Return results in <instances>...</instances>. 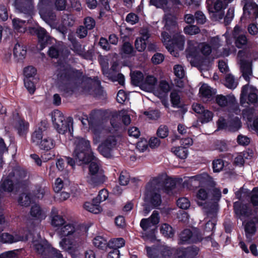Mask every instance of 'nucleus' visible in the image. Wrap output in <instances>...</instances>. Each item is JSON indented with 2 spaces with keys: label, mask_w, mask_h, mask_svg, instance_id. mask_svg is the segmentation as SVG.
Instances as JSON below:
<instances>
[{
  "label": "nucleus",
  "mask_w": 258,
  "mask_h": 258,
  "mask_svg": "<svg viewBox=\"0 0 258 258\" xmlns=\"http://www.w3.org/2000/svg\"><path fill=\"white\" fill-rule=\"evenodd\" d=\"M213 4V8L216 11L224 12V10L227 7L228 3L223 0H211V7Z\"/></svg>",
  "instance_id": "obj_41"
},
{
  "label": "nucleus",
  "mask_w": 258,
  "mask_h": 258,
  "mask_svg": "<svg viewBox=\"0 0 258 258\" xmlns=\"http://www.w3.org/2000/svg\"><path fill=\"white\" fill-rule=\"evenodd\" d=\"M198 48L203 55V60L201 62L202 70L208 71L210 65V44L206 42L201 43L198 45Z\"/></svg>",
  "instance_id": "obj_20"
},
{
  "label": "nucleus",
  "mask_w": 258,
  "mask_h": 258,
  "mask_svg": "<svg viewBox=\"0 0 258 258\" xmlns=\"http://www.w3.org/2000/svg\"><path fill=\"white\" fill-rule=\"evenodd\" d=\"M30 215L33 219L41 221L46 217L45 213L42 211L40 207L37 204L33 205L30 211Z\"/></svg>",
  "instance_id": "obj_30"
},
{
  "label": "nucleus",
  "mask_w": 258,
  "mask_h": 258,
  "mask_svg": "<svg viewBox=\"0 0 258 258\" xmlns=\"http://www.w3.org/2000/svg\"><path fill=\"white\" fill-rule=\"evenodd\" d=\"M76 238V240H75V242H74L64 238L59 242V245L62 249L65 251L72 252L75 250L76 246L79 245V244L81 243V240L79 238Z\"/></svg>",
  "instance_id": "obj_25"
},
{
  "label": "nucleus",
  "mask_w": 258,
  "mask_h": 258,
  "mask_svg": "<svg viewBox=\"0 0 258 258\" xmlns=\"http://www.w3.org/2000/svg\"><path fill=\"white\" fill-rule=\"evenodd\" d=\"M163 185L160 177H155L146 185L145 201L155 207L159 206L161 203L160 190L163 187Z\"/></svg>",
  "instance_id": "obj_5"
},
{
  "label": "nucleus",
  "mask_w": 258,
  "mask_h": 258,
  "mask_svg": "<svg viewBox=\"0 0 258 258\" xmlns=\"http://www.w3.org/2000/svg\"><path fill=\"white\" fill-rule=\"evenodd\" d=\"M256 230V226L253 220H250L245 223L244 225V231L246 237L254 235Z\"/></svg>",
  "instance_id": "obj_40"
},
{
  "label": "nucleus",
  "mask_w": 258,
  "mask_h": 258,
  "mask_svg": "<svg viewBox=\"0 0 258 258\" xmlns=\"http://www.w3.org/2000/svg\"><path fill=\"white\" fill-rule=\"evenodd\" d=\"M250 203L255 207L258 206V186L254 187L249 193Z\"/></svg>",
  "instance_id": "obj_45"
},
{
  "label": "nucleus",
  "mask_w": 258,
  "mask_h": 258,
  "mask_svg": "<svg viewBox=\"0 0 258 258\" xmlns=\"http://www.w3.org/2000/svg\"><path fill=\"white\" fill-rule=\"evenodd\" d=\"M29 124L23 120H19L16 126L19 136L24 137L28 132Z\"/></svg>",
  "instance_id": "obj_42"
},
{
  "label": "nucleus",
  "mask_w": 258,
  "mask_h": 258,
  "mask_svg": "<svg viewBox=\"0 0 258 258\" xmlns=\"http://www.w3.org/2000/svg\"><path fill=\"white\" fill-rule=\"evenodd\" d=\"M72 50L79 55L83 54V51L85 50L84 47L77 41L76 39H73L72 41Z\"/></svg>",
  "instance_id": "obj_47"
},
{
  "label": "nucleus",
  "mask_w": 258,
  "mask_h": 258,
  "mask_svg": "<svg viewBox=\"0 0 258 258\" xmlns=\"http://www.w3.org/2000/svg\"><path fill=\"white\" fill-rule=\"evenodd\" d=\"M117 140L114 136H108L98 147V150L101 154L106 158L112 156V152L115 147Z\"/></svg>",
  "instance_id": "obj_11"
},
{
  "label": "nucleus",
  "mask_w": 258,
  "mask_h": 258,
  "mask_svg": "<svg viewBox=\"0 0 258 258\" xmlns=\"http://www.w3.org/2000/svg\"><path fill=\"white\" fill-rule=\"evenodd\" d=\"M14 29L20 33H24L26 30V22L19 18H14L12 20Z\"/></svg>",
  "instance_id": "obj_36"
},
{
  "label": "nucleus",
  "mask_w": 258,
  "mask_h": 258,
  "mask_svg": "<svg viewBox=\"0 0 258 258\" xmlns=\"http://www.w3.org/2000/svg\"><path fill=\"white\" fill-rule=\"evenodd\" d=\"M28 184L26 170L20 168L14 169L8 176L0 182V191L11 192L14 188H24Z\"/></svg>",
  "instance_id": "obj_3"
},
{
  "label": "nucleus",
  "mask_w": 258,
  "mask_h": 258,
  "mask_svg": "<svg viewBox=\"0 0 258 258\" xmlns=\"http://www.w3.org/2000/svg\"><path fill=\"white\" fill-rule=\"evenodd\" d=\"M90 163L89 166V173L86 177L87 182L93 187L98 186L105 181V177L102 170L100 169L99 161L94 155L93 159L88 163Z\"/></svg>",
  "instance_id": "obj_6"
},
{
  "label": "nucleus",
  "mask_w": 258,
  "mask_h": 258,
  "mask_svg": "<svg viewBox=\"0 0 258 258\" xmlns=\"http://www.w3.org/2000/svg\"><path fill=\"white\" fill-rule=\"evenodd\" d=\"M164 28L170 35L166 31L161 33L162 41L170 53L175 56L177 54L178 50L183 49L185 38L181 35V31L179 30L176 22V18L171 14L164 15Z\"/></svg>",
  "instance_id": "obj_1"
},
{
  "label": "nucleus",
  "mask_w": 258,
  "mask_h": 258,
  "mask_svg": "<svg viewBox=\"0 0 258 258\" xmlns=\"http://www.w3.org/2000/svg\"><path fill=\"white\" fill-rule=\"evenodd\" d=\"M200 97L203 102H207L210 98V86L204 84L199 90Z\"/></svg>",
  "instance_id": "obj_38"
},
{
  "label": "nucleus",
  "mask_w": 258,
  "mask_h": 258,
  "mask_svg": "<svg viewBox=\"0 0 258 258\" xmlns=\"http://www.w3.org/2000/svg\"><path fill=\"white\" fill-rule=\"evenodd\" d=\"M84 208L89 212L96 214H98L102 210L99 204L93 202V201L92 203L86 202L84 205Z\"/></svg>",
  "instance_id": "obj_37"
},
{
  "label": "nucleus",
  "mask_w": 258,
  "mask_h": 258,
  "mask_svg": "<svg viewBox=\"0 0 258 258\" xmlns=\"http://www.w3.org/2000/svg\"><path fill=\"white\" fill-rule=\"evenodd\" d=\"M59 235L61 237H66L73 235L74 237L79 238V232L72 223H66L60 228L58 231Z\"/></svg>",
  "instance_id": "obj_22"
},
{
  "label": "nucleus",
  "mask_w": 258,
  "mask_h": 258,
  "mask_svg": "<svg viewBox=\"0 0 258 258\" xmlns=\"http://www.w3.org/2000/svg\"><path fill=\"white\" fill-rule=\"evenodd\" d=\"M193 110L197 113L201 114L199 119L202 123L210 121V111L206 110L204 107L199 103H194L192 105Z\"/></svg>",
  "instance_id": "obj_21"
},
{
  "label": "nucleus",
  "mask_w": 258,
  "mask_h": 258,
  "mask_svg": "<svg viewBox=\"0 0 258 258\" xmlns=\"http://www.w3.org/2000/svg\"><path fill=\"white\" fill-rule=\"evenodd\" d=\"M250 92L248 94L247 96V103L249 104H253L257 102V95L255 93L256 91V88L251 86L250 87Z\"/></svg>",
  "instance_id": "obj_56"
},
{
  "label": "nucleus",
  "mask_w": 258,
  "mask_h": 258,
  "mask_svg": "<svg viewBox=\"0 0 258 258\" xmlns=\"http://www.w3.org/2000/svg\"><path fill=\"white\" fill-rule=\"evenodd\" d=\"M14 5L20 13H24L26 17L31 18L33 8V0H16Z\"/></svg>",
  "instance_id": "obj_17"
},
{
  "label": "nucleus",
  "mask_w": 258,
  "mask_h": 258,
  "mask_svg": "<svg viewBox=\"0 0 258 258\" xmlns=\"http://www.w3.org/2000/svg\"><path fill=\"white\" fill-rule=\"evenodd\" d=\"M43 19L50 26L54 25L57 20L56 14L52 10H47L41 14Z\"/></svg>",
  "instance_id": "obj_31"
},
{
  "label": "nucleus",
  "mask_w": 258,
  "mask_h": 258,
  "mask_svg": "<svg viewBox=\"0 0 258 258\" xmlns=\"http://www.w3.org/2000/svg\"><path fill=\"white\" fill-rule=\"evenodd\" d=\"M147 41L143 40V39L137 38L135 45L137 50L139 51H143L147 47Z\"/></svg>",
  "instance_id": "obj_60"
},
{
  "label": "nucleus",
  "mask_w": 258,
  "mask_h": 258,
  "mask_svg": "<svg viewBox=\"0 0 258 258\" xmlns=\"http://www.w3.org/2000/svg\"><path fill=\"white\" fill-rule=\"evenodd\" d=\"M233 39L235 46L238 48H242L247 44V38L244 34H241Z\"/></svg>",
  "instance_id": "obj_48"
},
{
  "label": "nucleus",
  "mask_w": 258,
  "mask_h": 258,
  "mask_svg": "<svg viewBox=\"0 0 258 258\" xmlns=\"http://www.w3.org/2000/svg\"><path fill=\"white\" fill-rule=\"evenodd\" d=\"M233 209L234 217L243 221V224L246 219L250 218L253 215V210L247 203L236 201L233 203Z\"/></svg>",
  "instance_id": "obj_8"
},
{
  "label": "nucleus",
  "mask_w": 258,
  "mask_h": 258,
  "mask_svg": "<svg viewBox=\"0 0 258 258\" xmlns=\"http://www.w3.org/2000/svg\"><path fill=\"white\" fill-rule=\"evenodd\" d=\"M159 222V213L157 211H154L149 218L142 219L140 225L144 231H151L154 230Z\"/></svg>",
  "instance_id": "obj_14"
},
{
  "label": "nucleus",
  "mask_w": 258,
  "mask_h": 258,
  "mask_svg": "<svg viewBox=\"0 0 258 258\" xmlns=\"http://www.w3.org/2000/svg\"><path fill=\"white\" fill-rule=\"evenodd\" d=\"M32 246L38 254L43 258H47V255L51 249V246L47 241L42 239L39 234L34 236L32 241Z\"/></svg>",
  "instance_id": "obj_10"
},
{
  "label": "nucleus",
  "mask_w": 258,
  "mask_h": 258,
  "mask_svg": "<svg viewBox=\"0 0 258 258\" xmlns=\"http://www.w3.org/2000/svg\"><path fill=\"white\" fill-rule=\"evenodd\" d=\"M51 119L54 128L59 134H65L67 132L72 134L73 122L72 117L66 119L62 112L55 110L51 113Z\"/></svg>",
  "instance_id": "obj_7"
},
{
  "label": "nucleus",
  "mask_w": 258,
  "mask_h": 258,
  "mask_svg": "<svg viewBox=\"0 0 258 258\" xmlns=\"http://www.w3.org/2000/svg\"><path fill=\"white\" fill-rule=\"evenodd\" d=\"M107 241L102 236H96L93 239V244L95 247H97L100 249H104L106 247Z\"/></svg>",
  "instance_id": "obj_52"
},
{
  "label": "nucleus",
  "mask_w": 258,
  "mask_h": 258,
  "mask_svg": "<svg viewBox=\"0 0 258 258\" xmlns=\"http://www.w3.org/2000/svg\"><path fill=\"white\" fill-rule=\"evenodd\" d=\"M44 134L42 133L41 131H39V130L36 128L31 135V142L35 144L36 145H37L40 141L43 139V136H44Z\"/></svg>",
  "instance_id": "obj_51"
},
{
  "label": "nucleus",
  "mask_w": 258,
  "mask_h": 258,
  "mask_svg": "<svg viewBox=\"0 0 258 258\" xmlns=\"http://www.w3.org/2000/svg\"><path fill=\"white\" fill-rule=\"evenodd\" d=\"M63 50V46L61 43H56L51 46L48 50V55L52 58H57Z\"/></svg>",
  "instance_id": "obj_33"
},
{
  "label": "nucleus",
  "mask_w": 258,
  "mask_h": 258,
  "mask_svg": "<svg viewBox=\"0 0 258 258\" xmlns=\"http://www.w3.org/2000/svg\"><path fill=\"white\" fill-rule=\"evenodd\" d=\"M89 130L97 137H100L104 131V124L101 115L98 111H93L88 119Z\"/></svg>",
  "instance_id": "obj_9"
},
{
  "label": "nucleus",
  "mask_w": 258,
  "mask_h": 258,
  "mask_svg": "<svg viewBox=\"0 0 258 258\" xmlns=\"http://www.w3.org/2000/svg\"><path fill=\"white\" fill-rule=\"evenodd\" d=\"M31 202L30 195L25 193L20 195L18 199V202L21 206L27 207L30 204Z\"/></svg>",
  "instance_id": "obj_55"
},
{
  "label": "nucleus",
  "mask_w": 258,
  "mask_h": 258,
  "mask_svg": "<svg viewBox=\"0 0 258 258\" xmlns=\"http://www.w3.org/2000/svg\"><path fill=\"white\" fill-rule=\"evenodd\" d=\"M29 31L31 34L37 35L41 50L50 41L51 37L46 31L41 27H31L29 28Z\"/></svg>",
  "instance_id": "obj_13"
},
{
  "label": "nucleus",
  "mask_w": 258,
  "mask_h": 258,
  "mask_svg": "<svg viewBox=\"0 0 258 258\" xmlns=\"http://www.w3.org/2000/svg\"><path fill=\"white\" fill-rule=\"evenodd\" d=\"M224 166V161L222 159L214 160L212 162V168L214 172H219Z\"/></svg>",
  "instance_id": "obj_53"
},
{
  "label": "nucleus",
  "mask_w": 258,
  "mask_h": 258,
  "mask_svg": "<svg viewBox=\"0 0 258 258\" xmlns=\"http://www.w3.org/2000/svg\"><path fill=\"white\" fill-rule=\"evenodd\" d=\"M108 196V193L106 189H103L101 190L98 196L93 199V202L100 204L101 202L104 201Z\"/></svg>",
  "instance_id": "obj_59"
},
{
  "label": "nucleus",
  "mask_w": 258,
  "mask_h": 258,
  "mask_svg": "<svg viewBox=\"0 0 258 258\" xmlns=\"http://www.w3.org/2000/svg\"><path fill=\"white\" fill-rule=\"evenodd\" d=\"M27 53L26 48L25 46L22 45L17 42L14 48V55L18 59H23Z\"/></svg>",
  "instance_id": "obj_32"
},
{
  "label": "nucleus",
  "mask_w": 258,
  "mask_h": 258,
  "mask_svg": "<svg viewBox=\"0 0 258 258\" xmlns=\"http://www.w3.org/2000/svg\"><path fill=\"white\" fill-rule=\"evenodd\" d=\"M197 204L202 207L203 212L208 216L210 213V201L208 192L205 189L201 188L197 194Z\"/></svg>",
  "instance_id": "obj_16"
},
{
  "label": "nucleus",
  "mask_w": 258,
  "mask_h": 258,
  "mask_svg": "<svg viewBox=\"0 0 258 258\" xmlns=\"http://www.w3.org/2000/svg\"><path fill=\"white\" fill-rule=\"evenodd\" d=\"M216 103L221 107H225L228 105H232L235 101V97L230 95L224 96L223 95H217L215 97Z\"/></svg>",
  "instance_id": "obj_26"
},
{
  "label": "nucleus",
  "mask_w": 258,
  "mask_h": 258,
  "mask_svg": "<svg viewBox=\"0 0 258 258\" xmlns=\"http://www.w3.org/2000/svg\"><path fill=\"white\" fill-rule=\"evenodd\" d=\"M160 231L164 236L169 238L172 237L174 234V231L172 227L167 223H164L162 225Z\"/></svg>",
  "instance_id": "obj_43"
},
{
  "label": "nucleus",
  "mask_w": 258,
  "mask_h": 258,
  "mask_svg": "<svg viewBox=\"0 0 258 258\" xmlns=\"http://www.w3.org/2000/svg\"><path fill=\"white\" fill-rule=\"evenodd\" d=\"M125 244V240L122 238H113L111 239L108 245L109 247L112 248L113 249L117 248L118 249L119 248L122 247Z\"/></svg>",
  "instance_id": "obj_44"
},
{
  "label": "nucleus",
  "mask_w": 258,
  "mask_h": 258,
  "mask_svg": "<svg viewBox=\"0 0 258 258\" xmlns=\"http://www.w3.org/2000/svg\"><path fill=\"white\" fill-rule=\"evenodd\" d=\"M202 237L197 233H192V231L188 229L183 230L179 235V243L180 244L196 243L201 241Z\"/></svg>",
  "instance_id": "obj_18"
},
{
  "label": "nucleus",
  "mask_w": 258,
  "mask_h": 258,
  "mask_svg": "<svg viewBox=\"0 0 258 258\" xmlns=\"http://www.w3.org/2000/svg\"><path fill=\"white\" fill-rule=\"evenodd\" d=\"M199 249L196 246H189L185 248H179L177 250V258H194L198 254Z\"/></svg>",
  "instance_id": "obj_23"
},
{
  "label": "nucleus",
  "mask_w": 258,
  "mask_h": 258,
  "mask_svg": "<svg viewBox=\"0 0 258 258\" xmlns=\"http://www.w3.org/2000/svg\"><path fill=\"white\" fill-rule=\"evenodd\" d=\"M221 190L217 187L211 188V202H219L221 198Z\"/></svg>",
  "instance_id": "obj_54"
},
{
  "label": "nucleus",
  "mask_w": 258,
  "mask_h": 258,
  "mask_svg": "<svg viewBox=\"0 0 258 258\" xmlns=\"http://www.w3.org/2000/svg\"><path fill=\"white\" fill-rule=\"evenodd\" d=\"M210 182V176L207 173H203L201 174L188 177L185 180L189 185V187L196 188L200 186H203L208 185Z\"/></svg>",
  "instance_id": "obj_12"
},
{
  "label": "nucleus",
  "mask_w": 258,
  "mask_h": 258,
  "mask_svg": "<svg viewBox=\"0 0 258 258\" xmlns=\"http://www.w3.org/2000/svg\"><path fill=\"white\" fill-rule=\"evenodd\" d=\"M240 64L242 69V77L246 82H249V76L252 75L250 62L245 59H241Z\"/></svg>",
  "instance_id": "obj_28"
},
{
  "label": "nucleus",
  "mask_w": 258,
  "mask_h": 258,
  "mask_svg": "<svg viewBox=\"0 0 258 258\" xmlns=\"http://www.w3.org/2000/svg\"><path fill=\"white\" fill-rule=\"evenodd\" d=\"M147 255L149 258H159V246L158 247H146Z\"/></svg>",
  "instance_id": "obj_50"
},
{
  "label": "nucleus",
  "mask_w": 258,
  "mask_h": 258,
  "mask_svg": "<svg viewBox=\"0 0 258 258\" xmlns=\"http://www.w3.org/2000/svg\"><path fill=\"white\" fill-rule=\"evenodd\" d=\"M224 16V12L213 11L211 10V21L220 22Z\"/></svg>",
  "instance_id": "obj_61"
},
{
  "label": "nucleus",
  "mask_w": 258,
  "mask_h": 258,
  "mask_svg": "<svg viewBox=\"0 0 258 258\" xmlns=\"http://www.w3.org/2000/svg\"><path fill=\"white\" fill-rule=\"evenodd\" d=\"M157 79L152 75H148L144 79L141 85V89L143 90L151 92L153 91L157 84Z\"/></svg>",
  "instance_id": "obj_24"
},
{
  "label": "nucleus",
  "mask_w": 258,
  "mask_h": 258,
  "mask_svg": "<svg viewBox=\"0 0 258 258\" xmlns=\"http://www.w3.org/2000/svg\"><path fill=\"white\" fill-rule=\"evenodd\" d=\"M242 114L244 118L251 122L253 120L254 110L252 108H246L242 110Z\"/></svg>",
  "instance_id": "obj_57"
},
{
  "label": "nucleus",
  "mask_w": 258,
  "mask_h": 258,
  "mask_svg": "<svg viewBox=\"0 0 258 258\" xmlns=\"http://www.w3.org/2000/svg\"><path fill=\"white\" fill-rule=\"evenodd\" d=\"M103 74L104 76L109 78V80L113 82H118V84L121 86L124 84V77L120 73L116 75H114L108 68H104L102 70Z\"/></svg>",
  "instance_id": "obj_29"
},
{
  "label": "nucleus",
  "mask_w": 258,
  "mask_h": 258,
  "mask_svg": "<svg viewBox=\"0 0 258 258\" xmlns=\"http://www.w3.org/2000/svg\"><path fill=\"white\" fill-rule=\"evenodd\" d=\"M55 145L54 140L50 137H46L42 139L37 146L41 150L48 151L52 149Z\"/></svg>",
  "instance_id": "obj_27"
},
{
  "label": "nucleus",
  "mask_w": 258,
  "mask_h": 258,
  "mask_svg": "<svg viewBox=\"0 0 258 258\" xmlns=\"http://www.w3.org/2000/svg\"><path fill=\"white\" fill-rule=\"evenodd\" d=\"M67 258L66 253H62L61 252L55 248L51 247L49 252L47 255V258Z\"/></svg>",
  "instance_id": "obj_49"
},
{
  "label": "nucleus",
  "mask_w": 258,
  "mask_h": 258,
  "mask_svg": "<svg viewBox=\"0 0 258 258\" xmlns=\"http://www.w3.org/2000/svg\"><path fill=\"white\" fill-rule=\"evenodd\" d=\"M184 31L187 34L192 35L199 33L200 29L196 25H190L184 27Z\"/></svg>",
  "instance_id": "obj_63"
},
{
  "label": "nucleus",
  "mask_w": 258,
  "mask_h": 258,
  "mask_svg": "<svg viewBox=\"0 0 258 258\" xmlns=\"http://www.w3.org/2000/svg\"><path fill=\"white\" fill-rule=\"evenodd\" d=\"M27 236L20 232H14L10 234L8 232L3 233L0 236V241L4 243L12 244L19 241L27 240Z\"/></svg>",
  "instance_id": "obj_19"
},
{
  "label": "nucleus",
  "mask_w": 258,
  "mask_h": 258,
  "mask_svg": "<svg viewBox=\"0 0 258 258\" xmlns=\"http://www.w3.org/2000/svg\"><path fill=\"white\" fill-rule=\"evenodd\" d=\"M74 145L75 147L73 156L76 162L78 161L82 163H88L90 160L93 159V153L90 149V144L88 140L78 137L75 140Z\"/></svg>",
  "instance_id": "obj_4"
},
{
  "label": "nucleus",
  "mask_w": 258,
  "mask_h": 258,
  "mask_svg": "<svg viewBox=\"0 0 258 258\" xmlns=\"http://www.w3.org/2000/svg\"><path fill=\"white\" fill-rule=\"evenodd\" d=\"M243 15L249 19L258 18V5L250 0H242Z\"/></svg>",
  "instance_id": "obj_15"
},
{
  "label": "nucleus",
  "mask_w": 258,
  "mask_h": 258,
  "mask_svg": "<svg viewBox=\"0 0 258 258\" xmlns=\"http://www.w3.org/2000/svg\"><path fill=\"white\" fill-rule=\"evenodd\" d=\"M131 77L132 84L141 88L144 79L143 74L140 71H135L131 74Z\"/></svg>",
  "instance_id": "obj_35"
},
{
  "label": "nucleus",
  "mask_w": 258,
  "mask_h": 258,
  "mask_svg": "<svg viewBox=\"0 0 258 258\" xmlns=\"http://www.w3.org/2000/svg\"><path fill=\"white\" fill-rule=\"evenodd\" d=\"M54 211V209L52 211L51 225L55 227H62L66 223V221L62 216L59 215H53Z\"/></svg>",
  "instance_id": "obj_39"
},
{
  "label": "nucleus",
  "mask_w": 258,
  "mask_h": 258,
  "mask_svg": "<svg viewBox=\"0 0 258 258\" xmlns=\"http://www.w3.org/2000/svg\"><path fill=\"white\" fill-rule=\"evenodd\" d=\"M84 26L88 30H90L95 27L96 22L93 18L87 17L84 20Z\"/></svg>",
  "instance_id": "obj_62"
},
{
  "label": "nucleus",
  "mask_w": 258,
  "mask_h": 258,
  "mask_svg": "<svg viewBox=\"0 0 258 258\" xmlns=\"http://www.w3.org/2000/svg\"><path fill=\"white\" fill-rule=\"evenodd\" d=\"M172 150L174 154L180 159H185L187 156L188 151L185 147L182 146L178 147L172 148Z\"/></svg>",
  "instance_id": "obj_46"
},
{
  "label": "nucleus",
  "mask_w": 258,
  "mask_h": 258,
  "mask_svg": "<svg viewBox=\"0 0 258 258\" xmlns=\"http://www.w3.org/2000/svg\"><path fill=\"white\" fill-rule=\"evenodd\" d=\"M170 97L173 107H178L180 102V98L178 93L176 91H172Z\"/></svg>",
  "instance_id": "obj_58"
},
{
  "label": "nucleus",
  "mask_w": 258,
  "mask_h": 258,
  "mask_svg": "<svg viewBox=\"0 0 258 258\" xmlns=\"http://www.w3.org/2000/svg\"><path fill=\"white\" fill-rule=\"evenodd\" d=\"M234 16V9L229 8L227 12L226 16H224V22L225 26L229 25L232 21Z\"/></svg>",
  "instance_id": "obj_64"
},
{
  "label": "nucleus",
  "mask_w": 258,
  "mask_h": 258,
  "mask_svg": "<svg viewBox=\"0 0 258 258\" xmlns=\"http://www.w3.org/2000/svg\"><path fill=\"white\" fill-rule=\"evenodd\" d=\"M56 75L58 81L62 83L59 86L60 91L66 97H68L73 94L82 73L69 65L63 64L57 68Z\"/></svg>",
  "instance_id": "obj_2"
},
{
  "label": "nucleus",
  "mask_w": 258,
  "mask_h": 258,
  "mask_svg": "<svg viewBox=\"0 0 258 258\" xmlns=\"http://www.w3.org/2000/svg\"><path fill=\"white\" fill-rule=\"evenodd\" d=\"M242 123L240 118L235 116L234 118L228 120V130L230 132H235L241 127Z\"/></svg>",
  "instance_id": "obj_34"
}]
</instances>
